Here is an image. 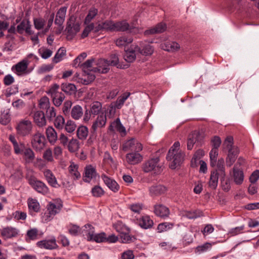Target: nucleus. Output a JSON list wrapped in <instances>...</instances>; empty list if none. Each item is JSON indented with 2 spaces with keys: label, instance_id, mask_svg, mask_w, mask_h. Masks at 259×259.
I'll return each mask as SVG.
<instances>
[{
  "label": "nucleus",
  "instance_id": "nucleus-24",
  "mask_svg": "<svg viewBox=\"0 0 259 259\" xmlns=\"http://www.w3.org/2000/svg\"><path fill=\"white\" fill-rule=\"evenodd\" d=\"M154 213L161 218L168 217L169 214L168 208L162 204L155 205L154 206Z\"/></svg>",
  "mask_w": 259,
  "mask_h": 259
},
{
  "label": "nucleus",
  "instance_id": "nucleus-19",
  "mask_svg": "<svg viewBox=\"0 0 259 259\" xmlns=\"http://www.w3.org/2000/svg\"><path fill=\"white\" fill-rule=\"evenodd\" d=\"M101 178L106 185L113 192H116L119 190V186L115 180L105 174L102 175Z\"/></svg>",
  "mask_w": 259,
  "mask_h": 259
},
{
  "label": "nucleus",
  "instance_id": "nucleus-62",
  "mask_svg": "<svg viewBox=\"0 0 259 259\" xmlns=\"http://www.w3.org/2000/svg\"><path fill=\"white\" fill-rule=\"evenodd\" d=\"M65 97L64 94H62L58 96L52 98L54 104L57 107L60 106L64 100Z\"/></svg>",
  "mask_w": 259,
  "mask_h": 259
},
{
  "label": "nucleus",
  "instance_id": "nucleus-20",
  "mask_svg": "<svg viewBox=\"0 0 259 259\" xmlns=\"http://www.w3.org/2000/svg\"><path fill=\"white\" fill-rule=\"evenodd\" d=\"M18 230L15 228L7 227L1 230V234L5 239H7L16 237L18 235Z\"/></svg>",
  "mask_w": 259,
  "mask_h": 259
},
{
  "label": "nucleus",
  "instance_id": "nucleus-49",
  "mask_svg": "<svg viewBox=\"0 0 259 259\" xmlns=\"http://www.w3.org/2000/svg\"><path fill=\"white\" fill-rule=\"evenodd\" d=\"M98 11L97 9L93 8L91 9L88 13V14L86 16L84 20V24H87L90 23L91 21L95 18L97 15Z\"/></svg>",
  "mask_w": 259,
  "mask_h": 259
},
{
  "label": "nucleus",
  "instance_id": "nucleus-5",
  "mask_svg": "<svg viewBox=\"0 0 259 259\" xmlns=\"http://www.w3.org/2000/svg\"><path fill=\"white\" fill-rule=\"evenodd\" d=\"M62 207V202L60 199H57L54 200L53 202H50L47 206L48 212L45 213V215L47 217L45 219L46 221H50L54 216L60 211Z\"/></svg>",
  "mask_w": 259,
  "mask_h": 259
},
{
  "label": "nucleus",
  "instance_id": "nucleus-23",
  "mask_svg": "<svg viewBox=\"0 0 259 259\" xmlns=\"http://www.w3.org/2000/svg\"><path fill=\"white\" fill-rule=\"evenodd\" d=\"M130 95V93H124L122 96L119 97L116 102H112L110 105V108H111L110 112L112 110H115L116 108L120 109Z\"/></svg>",
  "mask_w": 259,
  "mask_h": 259
},
{
  "label": "nucleus",
  "instance_id": "nucleus-33",
  "mask_svg": "<svg viewBox=\"0 0 259 259\" xmlns=\"http://www.w3.org/2000/svg\"><path fill=\"white\" fill-rule=\"evenodd\" d=\"M183 215L189 219H195L202 217L203 213L200 210H185L183 212Z\"/></svg>",
  "mask_w": 259,
  "mask_h": 259
},
{
  "label": "nucleus",
  "instance_id": "nucleus-34",
  "mask_svg": "<svg viewBox=\"0 0 259 259\" xmlns=\"http://www.w3.org/2000/svg\"><path fill=\"white\" fill-rule=\"evenodd\" d=\"M61 88L62 91L70 95L75 94L76 92V86L71 83H63L61 84Z\"/></svg>",
  "mask_w": 259,
  "mask_h": 259
},
{
  "label": "nucleus",
  "instance_id": "nucleus-44",
  "mask_svg": "<svg viewBox=\"0 0 259 259\" xmlns=\"http://www.w3.org/2000/svg\"><path fill=\"white\" fill-rule=\"evenodd\" d=\"M102 109V105L100 102H94L91 105L90 112L94 115L99 114Z\"/></svg>",
  "mask_w": 259,
  "mask_h": 259
},
{
  "label": "nucleus",
  "instance_id": "nucleus-41",
  "mask_svg": "<svg viewBox=\"0 0 259 259\" xmlns=\"http://www.w3.org/2000/svg\"><path fill=\"white\" fill-rule=\"evenodd\" d=\"M59 85L54 83L50 87L48 91H46V93L52 98L63 94L59 91Z\"/></svg>",
  "mask_w": 259,
  "mask_h": 259
},
{
  "label": "nucleus",
  "instance_id": "nucleus-12",
  "mask_svg": "<svg viewBox=\"0 0 259 259\" xmlns=\"http://www.w3.org/2000/svg\"><path fill=\"white\" fill-rule=\"evenodd\" d=\"M135 49L137 52L144 56H150L154 52L153 47L147 42H141L140 46H135Z\"/></svg>",
  "mask_w": 259,
  "mask_h": 259
},
{
  "label": "nucleus",
  "instance_id": "nucleus-3",
  "mask_svg": "<svg viewBox=\"0 0 259 259\" xmlns=\"http://www.w3.org/2000/svg\"><path fill=\"white\" fill-rule=\"evenodd\" d=\"M104 30L110 31H124L128 29L130 25L125 21L114 22L113 21L107 20L102 22Z\"/></svg>",
  "mask_w": 259,
  "mask_h": 259
},
{
  "label": "nucleus",
  "instance_id": "nucleus-2",
  "mask_svg": "<svg viewBox=\"0 0 259 259\" xmlns=\"http://www.w3.org/2000/svg\"><path fill=\"white\" fill-rule=\"evenodd\" d=\"M80 22L76 21V18L73 15L71 16L67 20L65 31L68 40L72 39L80 31Z\"/></svg>",
  "mask_w": 259,
  "mask_h": 259
},
{
  "label": "nucleus",
  "instance_id": "nucleus-54",
  "mask_svg": "<svg viewBox=\"0 0 259 259\" xmlns=\"http://www.w3.org/2000/svg\"><path fill=\"white\" fill-rule=\"evenodd\" d=\"M65 119L61 115L56 117L54 120V125L55 127L59 130L62 129L64 126Z\"/></svg>",
  "mask_w": 259,
  "mask_h": 259
},
{
  "label": "nucleus",
  "instance_id": "nucleus-56",
  "mask_svg": "<svg viewBox=\"0 0 259 259\" xmlns=\"http://www.w3.org/2000/svg\"><path fill=\"white\" fill-rule=\"evenodd\" d=\"M224 145L227 150L233 149V148H237L233 145V138L232 136H228L226 138Z\"/></svg>",
  "mask_w": 259,
  "mask_h": 259
},
{
  "label": "nucleus",
  "instance_id": "nucleus-15",
  "mask_svg": "<svg viewBox=\"0 0 259 259\" xmlns=\"http://www.w3.org/2000/svg\"><path fill=\"white\" fill-rule=\"evenodd\" d=\"M32 117L34 122L37 126L42 127L46 125L47 120L44 112L41 111H35L33 113Z\"/></svg>",
  "mask_w": 259,
  "mask_h": 259
},
{
  "label": "nucleus",
  "instance_id": "nucleus-10",
  "mask_svg": "<svg viewBox=\"0 0 259 259\" xmlns=\"http://www.w3.org/2000/svg\"><path fill=\"white\" fill-rule=\"evenodd\" d=\"M46 139L42 134L37 132L35 134L31 140V144L33 148L36 151H40L45 146Z\"/></svg>",
  "mask_w": 259,
  "mask_h": 259
},
{
  "label": "nucleus",
  "instance_id": "nucleus-7",
  "mask_svg": "<svg viewBox=\"0 0 259 259\" xmlns=\"http://www.w3.org/2000/svg\"><path fill=\"white\" fill-rule=\"evenodd\" d=\"M121 149L124 152L128 151L140 152L143 149V146L137 139L132 138L123 143Z\"/></svg>",
  "mask_w": 259,
  "mask_h": 259
},
{
  "label": "nucleus",
  "instance_id": "nucleus-9",
  "mask_svg": "<svg viewBox=\"0 0 259 259\" xmlns=\"http://www.w3.org/2000/svg\"><path fill=\"white\" fill-rule=\"evenodd\" d=\"M29 185L38 193L43 195L48 193L49 190L47 185L42 182L38 180L34 177L31 176L29 178Z\"/></svg>",
  "mask_w": 259,
  "mask_h": 259
},
{
  "label": "nucleus",
  "instance_id": "nucleus-52",
  "mask_svg": "<svg viewBox=\"0 0 259 259\" xmlns=\"http://www.w3.org/2000/svg\"><path fill=\"white\" fill-rule=\"evenodd\" d=\"M95 59L92 58L91 59H89L87 60L84 63L80 64L79 66H80L83 71V72H88L91 70L92 65L93 63L94 62Z\"/></svg>",
  "mask_w": 259,
  "mask_h": 259
},
{
  "label": "nucleus",
  "instance_id": "nucleus-57",
  "mask_svg": "<svg viewBox=\"0 0 259 259\" xmlns=\"http://www.w3.org/2000/svg\"><path fill=\"white\" fill-rule=\"evenodd\" d=\"M18 92V87L17 85H14L8 88L6 91L5 96L6 97H10L12 95H15Z\"/></svg>",
  "mask_w": 259,
  "mask_h": 259
},
{
  "label": "nucleus",
  "instance_id": "nucleus-37",
  "mask_svg": "<svg viewBox=\"0 0 259 259\" xmlns=\"http://www.w3.org/2000/svg\"><path fill=\"white\" fill-rule=\"evenodd\" d=\"M139 224L141 228L147 229L153 226V222L149 216L146 215L139 220Z\"/></svg>",
  "mask_w": 259,
  "mask_h": 259
},
{
  "label": "nucleus",
  "instance_id": "nucleus-43",
  "mask_svg": "<svg viewBox=\"0 0 259 259\" xmlns=\"http://www.w3.org/2000/svg\"><path fill=\"white\" fill-rule=\"evenodd\" d=\"M133 40V39L131 37L122 36L116 40L115 43L117 46L121 47L131 43Z\"/></svg>",
  "mask_w": 259,
  "mask_h": 259
},
{
  "label": "nucleus",
  "instance_id": "nucleus-32",
  "mask_svg": "<svg viewBox=\"0 0 259 259\" xmlns=\"http://www.w3.org/2000/svg\"><path fill=\"white\" fill-rule=\"evenodd\" d=\"M46 134L49 142L52 145L56 143L58 140L57 133L52 126H49L46 131Z\"/></svg>",
  "mask_w": 259,
  "mask_h": 259
},
{
  "label": "nucleus",
  "instance_id": "nucleus-60",
  "mask_svg": "<svg viewBox=\"0 0 259 259\" xmlns=\"http://www.w3.org/2000/svg\"><path fill=\"white\" fill-rule=\"evenodd\" d=\"M33 23L35 29L37 30H40L44 27L45 23V21L44 19L41 18H34Z\"/></svg>",
  "mask_w": 259,
  "mask_h": 259
},
{
  "label": "nucleus",
  "instance_id": "nucleus-36",
  "mask_svg": "<svg viewBox=\"0 0 259 259\" xmlns=\"http://www.w3.org/2000/svg\"><path fill=\"white\" fill-rule=\"evenodd\" d=\"M137 52L135 49V46H131V49L125 51L124 55V60L127 62H133L136 59L135 52Z\"/></svg>",
  "mask_w": 259,
  "mask_h": 259
},
{
  "label": "nucleus",
  "instance_id": "nucleus-13",
  "mask_svg": "<svg viewBox=\"0 0 259 259\" xmlns=\"http://www.w3.org/2000/svg\"><path fill=\"white\" fill-rule=\"evenodd\" d=\"M36 245L40 248H45L49 250L55 249L58 247L55 237L51 239L39 241L37 242Z\"/></svg>",
  "mask_w": 259,
  "mask_h": 259
},
{
  "label": "nucleus",
  "instance_id": "nucleus-1",
  "mask_svg": "<svg viewBox=\"0 0 259 259\" xmlns=\"http://www.w3.org/2000/svg\"><path fill=\"white\" fill-rule=\"evenodd\" d=\"M180 144L176 142L169 149L166 156V159L169 161V166L174 169L180 166L184 161L185 154L179 151Z\"/></svg>",
  "mask_w": 259,
  "mask_h": 259
},
{
  "label": "nucleus",
  "instance_id": "nucleus-55",
  "mask_svg": "<svg viewBox=\"0 0 259 259\" xmlns=\"http://www.w3.org/2000/svg\"><path fill=\"white\" fill-rule=\"evenodd\" d=\"M76 127L75 122L71 120L67 121L65 125V129L66 131L69 133L73 132Z\"/></svg>",
  "mask_w": 259,
  "mask_h": 259
},
{
  "label": "nucleus",
  "instance_id": "nucleus-53",
  "mask_svg": "<svg viewBox=\"0 0 259 259\" xmlns=\"http://www.w3.org/2000/svg\"><path fill=\"white\" fill-rule=\"evenodd\" d=\"M42 157L48 162H53L54 161L52 150L51 148H48L44 151Z\"/></svg>",
  "mask_w": 259,
  "mask_h": 259
},
{
  "label": "nucleus",
  "instance_id": "nucleus-58",
  "mask_svg": "<svg viewBox=\"0 0 259 259\" xmlns=\"http://www.w3.org/2000/svg\"><path fill=\"white\" fill-rule=\"evenodd\" d=\"M92 193L94 197H100L103 195L104 192L99 186H95L92 189Z\"/></svg>",
  "mask_w": 259,
  "mask_h": 259
},
{
  "label": "nucleus",
  "instance_id": "nucleus-6",
  "mask_svg": "<svg viewBox=\"0 0 259 259\" xmlns=\"http://www.w3.org/2000/svg\"><path fill=\"white\" fill-rule=\"evenodd\" d=\"M84 227L87 229L89 228V229L86 234L87 238L88 241H95L97 243L106 242V235L105 233L95 234L94 228L90 224L85 225Z\"/></svg>",
  "mask_w": 259,
  "mask_h": 259
},
{
  "label": "nucleus",
  "instance_id": "nucleus-26",
  "mask_svg": "<svg viewBox=\"0 0 259 259\" xmlns=\"http://www.w3.org/2000/svg\"><path fill=\"white\" fill-rule=\"evenodd\" d=\"M44 175L47 182L50 186L54 188H56L59 186L55 176L51 170H45L44 171Z\"/></svg>",
  "mask_w": 259,
  "mask_h": 259
},
{
  "label": "nucleus",
  "instance_id": "nucleus-11",
  "mask_svg": "<svg viewBox=\"0 0 259 259\" xmlns=\"http://www.w3.org/2000/svg\"><path fill=\"white\" fill-rule=\"evenodd\" d=\"M204 138L202 134L195 131L189 135L187 141V149L189 150H192L195 144L200 145Z\"/></svg>",
  "mask_w": 259,
  "mask_h": 259
},
{
  "label": "nucleus",
  "instance_id": "nucleus-8",
  "mask_svg": "<svg viewBox=\"0 0 259 259\" xmlns=\"http://www.w3.org/2000/svg\"><path fill=\"white\" fill-rule=\"evenodd\" d=\"M32 130V124L29 120H21L16 127L17 134L22 137H25L30 134Z\"/></svg>",
  "mask_w": 259,
  "mask_h": 259
},
{
  "label": "nucleus",
  "instance_id": "nucleus-40",
  "mask_svg": "<svg viewBox=\"0 0 259 259\" xmlns=\"http://www.w3.org/2000/svg\"><path fill=\"white\" fill-rule=\"evenodd\" d=\"M70 114L74 119H79L83 115L82 107L79 105H75L73 106Z\"/></svg>",
  "mask_w": 259,
  "mask_h": 259
},
{
  "label": "nucleus",
  "instance_id": "nucleus-39",
  "mask_svg": "<svg viewBox=\"0 0 259 259\" xmlns=\"http://www.w3.org/2000/svg\"><path fill=\"white\" fill-rule=\"evenodd\" d=\"M213 171H217V172H219V175L221 178L225 177V161L223 158L219 159L217 164V168Z\"/></svg>",
  "mask_w": 259,
  "mask_h": 259
},
{
  "label": "nucleus",
  "instance_id": "nucleus-48",
  "mask_svg": "<svg viewBox=\"0 0 259 259\" xmlns=\"http://www.w3.org/2000/svg\"><path fill=\"white\" fill-rule=\"evenodd\" d=\"M66 49L64 47L60 48L55 54L54 57L53 59V61L55 63H57L60 62L62 57L66 55Z\"/></svg>",
  "mask_w": 259,
  "mask_h": 259
},
{
  "label": "nucleus",
  "instance_id": "nucleus-35",
  "mask_svg": "<svg viewBox=\"0 0 259 259\" xmlns=\"http://www.w3.org/2000/svg\"><path fill=\"white\" fill-rule=\"evenodd\" d=\"M28 208L31 212H38L40 210V206L39 202L36 199L29 198L27 201Z\"/></svg>",
  "mask_w": 259,
  "mask_h": 259
},
{
  "label": "nucleus",
  "instance_id": "nucleus-46",
  "mask_svg": "<svg viewBox=\"0 0 259 259\" xmlns=\"http://www.w3.org/2000/svg\"><path fill=\"white\" fill-rule=\"evenodd\" d=\"M24 155L26 162H32L35 158V154L31 149L28 148L24 150Z\"/></svg>",
  "mask_w": 259,
  "mask_h": 259
},
{
  "label": "nucleus",
  "instance_id": "nucleus-18",
  "mask_svg": "<svg viewBox=\"0 0 259 259\" xmlns=\"http://www.w3.org/2000/svg\"><path fill=\"white\" fill-rule=\"evenodd\" d=\"M67 9V7H62L58 10L55 19L56 25L59 26H62L65 20Z\"/></svg>",
  "mask_w": 259,
  "mask_h": 259
},
{
  "label": "nucleus",
  "instance_id": "nucleus-28",
  "mask_svg": "<svg viewBox=\"0 0 259 259\" xmlns=\"http://www.w3.org/2000/svg\"><path fill=\"white\" fill-rule=\"evenodd\" d=\"M233 171L235 183L237 185L241 184L244 180V174L242 170L237 167V165H234Z\"/></svg>",
  "mask_w": 259,
  "mask_h": 259
},
{
  "label": "nucleus",
  "instance_id": "nucleus-25",
  "mask_svg": "<svg viewBox=\"0 0 259 259\" xmlns=\"http://www.w3.org/2000/svg\"><path fill=\"white\" fill-rule=\"evenodd\" d=\"M166 29V24L161 22L157 24L154 27L145 30L144 32V34L145 35H148L149 34L162 33L164 32Z\"/></svg>",
  "mask_w": 259,
  "mask_h": 259
},
{
  "label": "nucleus",
  "instance_id": "nucleus-30",
  "mask_svg": "<svg viewBox=\"0 0 259 259\" xmlns=\"http://www.w3.org/2000/svg\"><path fill=\"white\" fill-rule=\"evenodd\" d=\"M149 191L151 196H157L164 194L167 191L166 187L161 185L152 186L149 188Z\"/></svg>",
  "mask_w": 259,
  "mask_h": 259
},
{
  "label": "nucleus",
  "instance_id": "nucleus-63",
  "mask_svg": "<svg viewBox=\"0 0 259 259\" xmlns=\"http://www.w3.org/2000/svg\"><path fill=\"white\" fill-rule=\"evenodd\" d=\"M72 104V102L69 100L65 101L64 103L62 110L65 116H69L70 113V109Z\"/></svg>",
  "mask_w": 259,
  "mask_h": 259
},
{
  "label": "nucleus",
  "instance_id": "nucleus-45",
  "mask_svg": "<svg viewBox=\"0 0 259 259\" xmlns=\"http://www.w3.org/2000/svg\"><path fill=\"white\" fill-rule=\"evenodd\" d=\"M119 236L121 242L123 243H130L136 240V238L134 236L130 235L128 232H120Z\"/></svg>",
  "mask_w": 259,
  "mask_h": 259
},
{
  "label": "nucleus",
  "instance_id": "nucleus-47",
  "mask_svg": "<svg viewBox=\"0 0 259 259\" xmlns=\"http://www.w3.org/2000/svg\"><path fill=\"white\" fill-rule=\"evenodd\" d=\"M88 135V129L85 126H79L77 130V136L80 140H85Z\"/></svg>",
  "mask_w": 259,
  "mask_h": 259
},
{
  "label": "nucleus",
  "instance_id": "nucleus-21",
  "mask_svg": "<svg viewBox=\"0 0 259 259\" xmlns=\"http://www.w3.org/2000/svg\"><path fill=\"white\" fill-rule=\"evenodd\" d=\"M97 176L95 167L92 165H87L84 168V175L83 180L85 182H90L91 180Z\"/></svg>",
  "mask_w": 259,
  "mask_h": 259
},
{
  "label": "nucleus",
  "instance_id": "nucleus-59",
  "mask_svg": "<svg viewBox=\"0 0 259 259\" xmlns=\"http://www.w3.org/2000/svg\"><path fill=\"white\" fill-rule=\"evenodd\" d=\"M87 24L81 34V37L83 38L87 37L89 33L91 31H94V24L93 23H90Z\"/></svg>",
  "mask_w": 259,
  "mask_h": 259
},
{
  "label": "nucleus",
  "instance_id": "nucleus-31",
  "mask_svg": "<svg viewBox=\"0 0 259 259\" xmlns=\"http://www.w3.org/2000/svg\"><path fill=\"white\" fill-rule=\"evenodd\" d=\"M106 122V116L103 113L99 115L93 123L92 129L95 132L98 127H103Z\"/></svg>",
  "mask_w": 259,
  "mask_h": 259
},
{
  "label": "nucleus",
  "instance_id": "nucleus-64",
  "mask_svg": "<svg viewBox=\"0 0 259 259\" xmlns=\"http://www.w3.org/2000/svg\"><path fill=\"white\" fill-rule=\"evenodd\" d=\"M39 107L42 109H47L50 107V102L47 97H44L40 99L39 103Z\"/></svg>",
  "mask_w": 259,
  "mask_h": 259
},
{
  "label": "nucleus",
  "instance_id": "nucleus-38",
  "mask_svg": "<svg viewBox=\"0 0 259 259\" xmlns=\"http://www.w3.org/2000/svg\"><path fill=\"white\" fill-rule=\"evenodd\" d=\"M219 172L217 171H212L211 172L209 181L208 183L209 186L212 189H215L218 186V179H219Z\"/></svg>",
  "mask_w": 259,
  "mask_h": 259
},
{
  "label": "nucleus",
  "instance_id": "nucleus-16",
  "mask_svg": "<svg viewBox=\"0 0 259 259\" xmlns=\"http://www.w3.org/2000/svg\"><path fill=\"white\" fill-rule=\"evenodd\" d=\"M28 63L27 60H23L14 65L12 70L14 71L18 75H22L27 73V68Z\"/></svg>",
  "mask_w": 259,
  "mask_h": 259
},
{
  "label": "nucleus",
  "instance_id": "nucleus-14",
  "mask_svg": "<svg viewBox=\"0 0 259 259\" xmlns=\"http://www.w3.org/2000/svg\"><path fill=\"white\" fill-rule=\"evenodd\" d=\"M140 152H131L126 154L125 156L126 162L131 165H135L141 162L143 159V156Z\"/></svg>",
  "mask_w": 259,
  "mask_h": 259
},
{
  "label": "nucleus",
  "instance_id": "nucleus-4",
  "mask_svg": "<svg viewBox=\"0 0 259 259\" xmlns=\"http://www.w3.org/2000/svg\"><path fill=\"white\" fill-rule=\"evenodd\" d=\"M143 170L145 172L153 171L155 174H160L162 171L161 165L159 163V158L156 157L145 161L142 165Z\"/></svg>",
  "mask_w": 259,
  "mask_h": 259
},
{
  "label": "nucleus",
  "instance_id": "nucleus-17",
  "mask_svg": "<svg viewBox=\"0 0 259 259\" xmlns=\"http://www.w3.org/2000/svg\"><path fill=\"white\" fill-rule=\"evenodd\" d=\"M97 67L94 68L95 71L101 73H106L109 70L110 61L104 59H100L97 63Z\"/></svg>",
  "mask_w": 259,
  "mask_h": 259
},
{
  "label": "nucleus",
  "instance_id": "nucleus-51",
  "mask_svg": "<svg viewBox=\"0 0 259 259\" xmlns=\"http://www.w3.org/2000/svg\"><path fill=\"white\" fill-rule=\"evenodd\" d=\"M218 155V149L212 148L209 153L210 164L211 166L214 167L215 165Z\"/></svg>",
  "mask_w": 259,
  "mask_h": 259
},
{
  "label": "nucleus",
  "instance_id": "nucleus-22",
  "mask_svg": "<svg viewBox=\"0 0 259 259\" xmlns=\"http://www.w3.org/2000/svg\"><path fill=\"white\" fill-rule=\"evenodd\" d=\"M228 150V154L226 159V164L227 166L230 167L235 162L237 155L239 153L238 148H233V149Z\"/></svg>",
  "mask_w": 259,
  "mask_h": 259
},
{
  "label": "nucleus",
  "instance_id": "nucleus-27",
  "mask_svg": "<svg viewBox=\"0 0 259 259\" xmlns=\"http://www.w3.org/2000/svg\"><path fill=\"white\" fill-rule=\"evenodd\" d=\"M76 77H77V75H76ZM95 77L93 74L86 72L85 73L83 72L81 77H77L76 80L79 83L87 85L93 81Z\"/></svg>",
  "mask_w": 259,
  "mask_h": 259
},
{
  "label": "nucleus",
  "instance_id": "nucleus-61",
  "mask_svg": "<svg viewBox=\"0 0 259 259\" xmlns=\"http://www.w3.org/2000/svg\"><path fill=\"white\" fill-rule=\"evenodd\" d=\"M27 236L30 240H36L38 236V230L36 228H33L28 230Z\"/></svg>",
  "mask_w": 259,
  "mask_h": 259
},
{
  "label": "nucleus",
  "instance_id": "nucleus-29",
  "mask_svg": "<svg viewBox=\"0 0 259 259\" xmlns=\"http://www.w3.org/2000/svg\"><path fill=\"white\" fill-rule=\"evenodd\" d=\"M161 48L167 52H175L178 51L180 49V46L179 44L175 41H166L162 44Z\"/></svg>",
  "mask_w": 259,
  "mask_h": 259
},
{
  "label": "nucleus",
  "instance_id": "nucleus-50",
  "mask_svg": "<svg viewBox=\"0 0 259 259\" xmlns=\"http://www.w3.org/2000/svg\"><path fill=\"white\" fill-rule=\"evenodd\" d=\"M78 166L74 163H72L69 166V170L70 173L76 179H78L80 178V174L78 171Z\"/></svg>",
  "mask_w": 259,
  "mask_h": 259
},
{
  "label": "nucleus",
  "instance_id": "nucleus-42",
  "mask_svg": "<svg viewBox=\"0 0 259 259\" xmlns=\"http://www.w3.org/2000/svg\"><path fill=\"white\" fill-rule=\"evenodd\" d=\"M68 151L71 153H74L79 149V143L78 140L76 139H71L69 140L68 145L66 147Z\"/></svg>",
  "mask_w": 259,
  "mask_h": 259
}]
</instances>
